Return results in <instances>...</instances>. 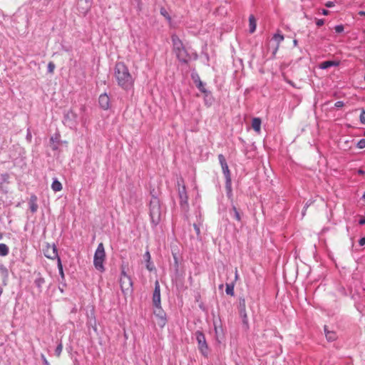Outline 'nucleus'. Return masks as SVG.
I'll list each match as a JSON object with an SVG mask.
<instances>
[{"mask_svg":"<svg viewBox=\"0 0 365 365\" xmlns=\"http://www.w3.org/2000/svg\"><path fill=\"white\" fill-rule=\"evenodd\" d=\"M114 76L118 85L123 89L129 90L133 87L135 79L124 63L118 62L115 64Z\"/></svg>","mask_w":365,"mask_h":365,"instance_id":"1","label":"nucleus"},{"mask_svg":"<svg viewBox=\"0 0 365 365\" xmlns=\"http://www.w3.org/2000/svg\"><path fill=\"white\" fill-rule=\"evenodd\" d=\"M153 305L158 309H160V288L158 281L155 282V289L153 294ZM160 318L158 324L163 327L166 324V319L164 317V312L163 310L159 309L158 313L156 314Z\"/></svg>","mask_w":365,"mask_h":365,"instance_id":"2","label":"nucleus"},{"mask_svg":"<svg viewBox=\"0 0 365 365\" xmlns=\"http://www.w3.org/2000/svg\"><path fill=\"white\" fill-rule=\"evenodd\" d=\"M106 259V252L103 244L101 242L95 252L93 264L96 269L100 272L104 271L103 262Z\"/></svg>","mask_w":365,"mask_h":365,"instance_id":"3","label":"nucleus"},{"mask_svg":"<svg viewBox=\"0 0 365 365\" xmlns=\"http://www.w3.org/2000/svg\"><path fill=\"white\" fill-rule=\"evenodd\" d=\"M218 160L226 179V188L227 190L228 195H230L232 194L230 170L229 169L225 158L222 154L218 155Z\"/></svg>","mask_w":365,"mask_h":365,"instance_id":"4","label":"nucleus"},{"mask_svg":"<svg viewBox=\"0 0 365 365\" xmlns=\"http://www.w3.org/2000/svg\"><path fill=\"white\" fill-rule=\"evenodd\" d=\"M177 185L180 206L184 210H187L188 209V197L183 179L178 180Z\"/></svg>","mask_w":365,"mask_h":365,"instance_id":"5","label":"nucleus"},{"mask_svg":"<svg viewBox=\"0 0 365 365\" xmlns=\"http://www.w3.org/2000/svg\"><path fill=\"white\" fill-rule=\"evenodd\" d=\"M150 215L153 222L158 224L160 220L161 210L159 200L153 199L150 202Z\"/></svg>","mask_w":365,"mask_h":365,"instance_id":"6","label":"nucleus"},{"mask_svg":"<svg viewBox=\"0 0 365 365\" xmlns=\"http://www.w3.org/2000/svg\"><path fill=\"white\" fill-rule=\"evenodd\" d=\"M120 284L121 290L125 295L130 294L133 292V282L130 277L125 272H121L120 278Z\"/></svg>","mask_w":365,"mask_h":365,"instance_id":"7","label":"nucleus"},{"mask_svg":"<svg viewBox=\"0 0 365 365\" xmlns=\"http://www.w3.org/2000/svg\"><path fill=\"white\" fill-rule=\"evenodd\" d=\"M195 334L196 336L197 346L200 351L204 356L207 357L209 354L208 346L206 342L204 334L200 331H197Z\"/></svg>","mask_w":365,"mask_h":365,"instance_id":"8","label":"nucleus"},{"mask_svg":"<svg viewBox=\"0 0 365 365\" xmlns=\"http://www.w3.org/2000/svg\"><path fill=\"white\" fill-rule=\"evenodd\" d=\"M44 255L49 259H55L58 257L57 249L54 245L47 244L43 249Z\"/></svg>","mask_w":365,"mask_h":365,"instance_id":"9","label":"nucleus"},{"mask_svg":"<svg viewBox=\"0 0 365 365\" xmlns=\"http://www.w3.org/2000/svg\"><path fill=\"white\" fill-rule=\"evenodd\" d=\"M98 103L100 107L104 110H108L110 106V101L107 93L101 94L98 98Z\"/></svg>","mask_w":365,"mask_h":365,"instance_id":"10","label":"nucleus"},{"mask_svg":"<svg viewBox=\"0 0 365 365\" xmlns=\"http://www.w3.org/2000/svg\"><path fill=\"white\" fill-rule=\"evenodd\" d=\"M174 52L175 53V55L180 61L185 63H187L189 56H188V53H187V51L185 49L184 47L181 48L180 49L175 50V51H174Z\"/></svg>","mask_w":365,"mask_h":365,"instance_id":"11","label":"nucleus"},{"mask_svg":"<svg viewBox=\"0 0 365 365\" xmlns=\"http://www.w3.org/2000/svg\"><path fill=\"white\" fill-rule=\"evenodd\" d=\"M171 39H172L173 46V51H175V50H178V49H180V48L184 47L182 42L181 41V40L179 38V37L177 35H175V34L172 35Z\"/></svg>","mask_w":365,"mask_h":365,"instance_id":"12","label":"nucleus"},{"mask_svg":"<svg viewBox=\"0 0 365 365\" xmlns=\"http://www.w3.org/2000/svg\"><path fill=\"white\" fill-rule=\"evenodd\" d=\"M324 332L326 338L329 341H334L336 340L338 337L336 333L334 331L328 330L327 326H324Z\"/></svg>","mask_w":365,"mask_h":365,"instance_id":"13","label":"nucleus"},{"mask_svg":"<svg viewBox=\"0 0 365 365\" xmlns=\"http://www.w3.org/2000/svg\"><path fill=\"white\" fill-rule=\"evenodd\" d=\"M29 207L32 212H36L38 209L37 205V197L36 195H31L29 200Z\"/></svg>","mask_w":365,"mask_h":365,"instance_id":"14","label":"nucleus"},{"mask_svg":"<svg viewBox=\"0 0 365 365\" xmlns=\"http://www.w3.org/2000/svg\"><path fill=\"white\" fill-rule=\"evenodd\" d=\"M339 63L334 61H326L320 63L319 68L327 69L331 66H338Z\"/></svg>","mask_w":365,"mask_h":365,"instance_id":"15","label":"nucleus"},{"mask_svg":"<svg viewBox=\"0 0 365 365\" xmlns=\"http://www.w3.org/2000/svg\"><path fill=\"white\" fill-rule=\"evenodd\" d=\"M261 120L259 118H255L252 122V128L257 132L259 133L261 130Z\"/></svg>","mask_w":365,"mask_h":365,"instance_id":"16","label":"nucleus"},{"mask_svg":"<svg viewBox=\"0 0 365 365\" xmlns=\"http://www.w3.org/2000/svg\"><path fill=\"white\" fill-rule=\"evenodd\" d=\"M256 19L253 15H250L249 17V27H250V32L253 33L256 30Z\"/></svg>","mask_w":365,"mask_h":365,"instance_id":"17","label":"nucleus"},{"mask_svg":"<svg viewBox=\"0 0 365 365\" xmlns=\"http://www.w3.org/2000/svg\"><path fill=\"white\" fill-rule=\"evenodd\" d=\"M240 304V307H241L240 313H241V315L243 317V322L247 323V314H246V311H245V299H242Z\"/></svg>","mask_w":365,"mask_h":365,"instance_id":"18","label":"nucleus"},{"mask_svg":"<svg viewBox=\"0 0 365 365\" xmlns=\"http://www.w3.org/2000/svg\"><path fill=\"white\" fill-rule=\"evenodd\" d=\"M51 188L54 192L61 191L63 188L62 184L58 180H54L52 182Z\"/></svg>","mask_w":365,"mask_h":365,"instance_id":"19","label":"nucleus"},{"mask_svg":"<svg viewBox=\"0 0 365 365\" xmlns=\"http://www.w3.org/2000/svg\"><path fill=\"white\" fill-rule=\"evenodd\" d=\"M9 253V248L5 244H0V256H6Z\"/></svg>","mask_w":365,"mask_h":365,"instance_id":"20","label":"nucleus"},{"mask_svg":"<svg viewBox=\"0 0 365 365\" xmlns=\"http://www.w3.org/2000/svg\"><path fill=\"white\" fill-rule=\"evenodd\" d=\"M225 292H226L227 294L233 296L234 295V284H227Z\"/></svg>","mask_w":365,"mask_h":365,"instance_id":"21","label":"nucleus"},{"mask_svg":"<svg viewBox=\"0 0 365 365\" xmlns=\"http://www.w3.org/2000/svg\"><path fill=\"white\" fill-rule=\"evenodd\" d=\"M44 282H45V280H44V279H43V277H38V278H36V279H35V282H34V283H35L36 286L37 287H38V288H41V286L44 284Z\"/></svg>","mask_w":365,"mask_h":365,"instance_id":"22","label":"nucleus"},{"mask_svg":"<svg viewBox=\"0 0 365 365\" xmlns=\"http://www.w3.org/2000/svg\"><path fill=\"white\" fill-rule=\"evenodd\" d=\"M273 38L279 45L284 40V36L279 34H276L274 35Z\"/></svg>","mask_w":365,"mask_h":365,"instance_id":"23","label":"nucleus"},{"mask_svg":"<svg viewBox=\"0 0 365 365\" xmlns=\"http://www.w3.org/2000/svg\"><path fill=\"white\" fill-rule=\"evenodd\" d=\"M62 350H63V344H62V343H60V344L57 346V347H56V350H55V354H56V356L57 357H59V356H61V352H62Z\"/></svg>","mask_w":365,"mask_h":365,"instance_id":"24","label":"nucleus"},{"mask_svg":"<svg viewBox=\"0 0 365 365\" xmlns=\"http://www.w3.org/2000/svg\"><path fill=\"white\" fill-rule=\"evenodd\" d=\"M232 210L234 212V217L235 218V220L237 221H240L241 217H240V212H238V210H237L235 206H233Z\"/></svg>","mask_w":365,"mask_h":365,"instance_id":"25","label":"nucleus"},{"mask_svg":"<svg viewBox=\"0 0 365 365\" xmlns=\"http://www.w3.org/2000/svg\"><path fill=\"white\" fill-rule=\"evenodd\" d=\"M55 68L56 66L53 62H49L48 64V72L50 73H53L54 72Z\"/></svg>","mask_w":365,"mask_h":365,"instance_id":"26","label":"nucleus"},{"mask_svg":"<svg viewBox=\"0 0 365 365\" xmlns=\"http://www.w3.org/2000/svg\"><path fill=\"white\" fill-rule=\"evenodd\" d=\"M360 122L361 124L365 125V110L364 108L361 110Z\"/></svg>","mask_w":365,"mask_h":365,"instance_id":"27","label":"nucleus"},{"mask_svg":"<svg viewBox=\"0 0 365 365\" xmlns=\"http://www.w3.org/2000/svg\"><path fill=\"white\" fill-rule=\"evenodd\" d=\"M197 87L202 93H206L207 92V91H206V89L205 88V86H204V84H203V83L202 81H199V83L197 85Z\"/></svg>","mask_w":365,"mask_h":365,"instance_id":"28","label":"nucleus"},{"mask_svg":"<svg viewBox=\"0 0 365 365\" xmlns=\"http://www.w3.org/2000/svg\"><path fill=\"white\" fill-rule=\"evenodd\" d=\"M357 148L362 149L365 148V139H361L357 143Z\"/></svg>","mask_w":365,"mask_h":365,"instance_id":"29","label":"nucleus"},{"mask_svg":"<svg viewBox=\"0 0 365 365\" xmlns=\"http://www.w3.org/2000/svg\"><path fill=\"white\" fill-rule=\"evenodd\" d=\"M160 14L165 16L168 20L170 21V16H169V14H168V12L166 11V10L165 9H160Z\"/></svg>","mask_w":365,"mask_h":365,"instance_id":"30","label":"nucleus"},{"mask_svg":"<svg viewBox=\"0 0 365 365\" xmlns=\"http://www.w3.org/2000/svg\"><path fill=\"white\" fill-rule=\"evenodd\" d=\"M214 325H215V331L217 337L218 338L220 336V334L222 332V329L220 327H217L215 324Z\"/></svg>","mask_w":365,"mask_h":365,"instance_id":"31","label":"nucleus"},{"mask_svg":"<svg viewBox=\"0 0 365 365\" xmlns=\"http://www.w3.org/2000/svg\"><path fill=\"white\" fill-rule=\"evenodd\" d=\"M334 30L336 33H341L344 31V26L342 25H337L334 27Z\"/></svg>","mask_w":365,"mask_h":365,"instance_id":"32","label":"nucleus"},{"mask_svg":"<svg viewBox=\"0 0 365 365\" xmlns=\"http://www.w3.org/2000/svg\"><path fill=\"white\" fill-rule=\"evenodd\" d=\"M144 258L147 262H150L151 259L150 254L148 251H147L144 255Z\"/></svg>","mask_w":365,"mask_h":365,"instance_id":"33","label":"nucleus"},{"mask_svg":"<svg viewBox=\"0 0 365 365\" xmlns=\"http://www.w3.org/2000/svg\"><path fill=\"white\" fill-rule=\"evenodd\" d=\"M334 5H335L334 2L331 1H329L326 2V4H325V6L329 8L333 7V6H334Z\"/></svg>","mask_w":365,"mask_h":365,"instance_id":"34","label":"nucleus"},{"mask_svg":"<svg viewBox=\"0 0 365 365\" xmlns=\"http://www.w3.org/2000/svg\"><path fill=\"white\" fill-rule=\"evenodd\" d=\"M324 24V19H317L316 21V24L317 26H321Z\"/></svg>","mask_w":365,"mask_h":365,"instance_id":"35","label":"nucleus"},{"mask_svg":"<svg viewBox=\"0 0 365 365\" xmlns=\"http://www.w3.org/2000/svg\"><path fill=\"white\" fill-rule=\"evenodd\" d=\"M334 106L336 108H341V107L344 106V102L343 101H337L335 103Z\"/></svg>","mask_w":365,"mask_h":365,"instance_id":"36","label":"nucleus"},{"mask_svg":"<svg viewBox=\"0 0 365 365\" xmlns=\"http://www.w3.org/2000/svg\"><path fill=\"white\" fill-rule=\"evenodd\" d=\"M193 227H194V229H195V232H196L197 235H200V227H199L197 225H195V224H194V225H193Z\"/></svg>","mask_w":365,"mask_h":365,"instance_id":"37","label":"nucleus"},{"mask_svg":"<svg viewBox=\"0 0 365 365\" xmlns=\"http://www.w3.org/2000/svg\"><path fill=\"white\" fill-rule=\"evenodd\" d=\"M41 358L43 359L44 365H49V362L48 361V360L46 359L43 354H41Z\"/></svg>","mask_w":365,"mask_h":365,"instance_id":"38","label":"nucleus"},{"mask_svg":"<svg viewBox=\"0 0 365 365\" xmlns=\"http://www.w3.org/2000/svg\"><path fill=\"white\" fill-rule=\"evenodd\" d=\"M359 244L361 245V246H364L365 245V237H362L359 240Z\"/></svg>","mask_w":365,"mask_h":365,"instance_id":"39","label":"nucleus"},{"mask_svg":"<svg viewBox=\"0 0 365 365\" xmlns=\"http://www.w3.org/2000/svg\"><path fill=\"white\" fill-rule=\"evenodd\" d=\"M146 267L149 271H152L154 269L153 266L151 265L150 262L147 263Z\"/></svg>","mask_w":365,"mask_h":365,"instance_id":"40","label":"nucleus"},{"mask_svg":"<svg viewBox=\"0 0 365 365\" xmlns=\"http://www.w3.org/2000/svg\"><path fill=\"white\" fill-rule=\"evenodd\" d=\"M58 262H59V268H60V273L63 275V269H62V266H61V262H60V259L58 258Z\"/></svg>","mask_w":365,"mask_h":365,"instance_id":"41","label":"nucleus"},{"mask_svg":"<svg viewBox=\"0 0 365 365\" xmlns=\"http://www.w3.org/2000/svg\"><path fill=\"white\" fill-rule=\"evenodd\" d=\"M322 14L323 15H328L329 14V11L328 10H327V9H322Z\"/></svg>","mask_w":365,"mask_h":365,"instance_id":"42","label":"nucleus"},{"mask_svg":"<svg viewBox=\"0 0 365 365\" xmlns=\"http://www.w3.org/2000/svg\"><path fill=\"white\" fill-rule=\"evenodd\" d=\"M359 223V225H364L365 224V217L360 219Z\"/></svg>","mask_w":365,"mask_h":365,"instance_id":"43","label":"nucleus"},{"mask_svg":"<svg viewBox=\"0 0 365 365\" xmlns=\"http://www.w3.org/2000/svg\"><path fill=\"white\" fill-rule=\"evenodd\" d=\"M359 14L361 15V16H365V11H361L359 12Z\"/></svg>","mask_w":365,"mask_h":365,"instance_id":"44","label":"nucleus"},{"mask_svg":"<svg viewBox=\"0 0 365 365\" xmlns=\"http://www.w3.org/2000/svg\"><path fill=\"white\" fill-rule=\"evenodd\" d=\"M359 174H363V173H364V171H363V170H359Z\"/></svg>","mask_w":365,"mask_h":365,"instance_id":"45","label":"nucleus"},{"mask_svg":"<svg viewBox=\"0 0 365 365\" xmlns=\"http://www.w3.org/2000/svg\"><path fill=\"white\" fill-rule=\"evenodd\" d=\"M2 292H3V290H2V289L0 287V296L1 295Z\"/></svg>","mask_w":365,"mask_h":365,"instance_id":"46","label":"nucleus"},{"mask_svg":"<svg viewBox=\"0 0 365 365\" xmlns=\"http://www.w3.org/2000/svg\"><path fill=\"white\" fill-rule=\"evenodd\" d=\"M297 40H294V44L296 46V45H297Z\"/></svg>","mask_w":365,"mask_h":365,"instance_id":"47","label":"nucleus"},{"mask_svg":"<svg viewBox=\"0 0 365 365\" xmlns=\"http://www.w3.org/2000/svg\"><path fill=\"white\" fill-rule=\"evenodd\" d=\"M363 198L365 200V193L363 195Z\"/></svg>","mask_w":365,"mask_h":365,"instance_id":"48","label":"nucleus"},{"mask_svg":"<svg viewBox=\"0 0 365 365\" xmlns=\"http://www.w3.org/2000/svg\"><path fill=\"white\" fill-rule=\"evenodd\" d=\"M364 81H365V76H364Z\"/></svg>","mask_w":365,"mask_h":365,"instance_id":"49","label":"nucleus"},{"mask_svg":"<svg viewBox=\"0 0 365 365\" xmlns=\"http://www.w3.org/2000/svg\"><path fill=\"white\" fill-rule=\"evenodd\" d=\"M364 32H365V30H364Z\"/></svg>","mask_w":365,"mask_h":365,"instance_id":"50","label":"nucleus"}]
</instances>
